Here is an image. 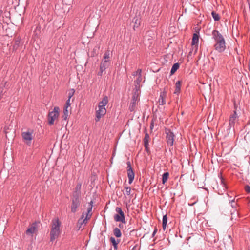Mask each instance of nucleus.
<instances>
[{
    "label": "nucleus",
    "instance_id": "1",
    "mask_svg": "<svg viewBox=\"0 0 250 250\" xmlns=\"http://www.w3.org/2000/svg\"><path fill=\"white\" fill-rule=\"evenodd\" d=\"M212 39H213L215 44L214 49L219 53H222L226 49V42L223 35L216 30L212 32Z\"/></svg>",
    "mask_w": 250,
    "mask_h": 250
},
{
    "label": "nucleus",
    "instance_id": "2",
    "mask_svg": "<svg viewBox=\"0 0 250 250\" xmlns=\"http://www.w3.org/2000/svg\"><path fill=\"white\" fill-rule=\"evenodd\" d=\"M60 226L61 222L59 221L58 218H55L52 220L50 232V240L51 242H53L58 237L61 232L60 229Z\"/></svg>",
    "mask_w": 250,
    "mask_h": 250
},
{
    "label": "nucleus",
    "instance_id": "3",
    "mask_svg": "<svg viewBox=\"0 0 250 250\" xmlns=\"http://www.w3.org/2000/svg\"><path fill=\"white\" fill-rule=\"evenodd\" d=\"M93 202L91 201L87 207V213L86 217H85V214L84 213H83L82 214L81 218L79 219L78 227L79 229L81 228V226L83 224H85L87 223V220L89 219L92 215V213H91L92 209Z\"/></svg>",
    "mask_w": 250,
    "mask_h": 250
},
{
    "label": "nucleus",
    "instance_id": "4",
    "mask_svg": "<svg viewBox=\"0 0 250 250\" xmlns=\"http://www.w3.org/2000/svg\"><path fill=\"white\" fill-rule=\"evenodd\" d=\"M71 204L70 206L71 212H76L81 205V197L72 196L71 198Z\"/></svg>",
    "mask_w": 250,
    "mask_h": 250
},
{
    "label": "nucleus",
    "instance_id": "5",
    "mask_svg": "<svg viewBox=\"0 0 250 250\" xmlns=\"http://www.w3.org/2000/svg\"><path fill=\"white\" fill-rule=\"evenodd\" d=\"M59 108L57 106L54 107L53 111L49 112L48 115V124L52 125L55 120L58 118L59 115Z\"/></svg>",
    "mask_w": 250,
    "mask_h": 250
},
{
    "label": "nucleus",
    "instance_id": "6",
    "mask_svg": "<svg viewBox=\"0 0 250 250\" xmlns=\"http://www.w3.org/2000/svg\"><path fill=\"white\" fill-rule=\"evenodd\" d=\"M139 101V92L138 90L136 89L133 93L131 102L129 106V109L130 112L134 111Z\"/></svg>",
    "mask_w": 250,
    "mask_h": 250
},
{
    "label": "nucleus",
    "instance_id": "7",
    "mask_svg": "<svg viewBox=\"0 0 250 250\" xmlns=\"http://www.w3.org/2000/svg\"><path fill=\"white\" fill-rule=\"evenodd\" d=\"M115 211L118 214H115L114 219L116 222H121L123 223H125V214L122 208L120 207H116Z\"/></svg>",
    "mask_w": 250,
    "mask_h": 250
},
{
    "label": "nucleus",
    "instance_id": "8",
    "mask_svg": "<svg viewBox=\"0 0 250 250\" xmlns=\"http://www.w3.org/2000/svg\"><path fill=\"white\" fill-rule=\"evenodd\" d=\"M165 132L166 134V140L167 145L172 146L173 145L175 135L173 132L168 128H166Z\"/></svg>",
    "mask_w": 250,
    "mask_h": 250
},
{
    "label": "nucleus",
    "instance_id": "9",
    "mask_svg": "<svg viewBox=\"0 0 250 250\" xmlns=\"http://www.w3.org/2000/svg\"><path fill=\"white\" fill-rule=\"evenodd\" d=\"M127 164V177L128 178V183L131 184L132 183L133 180L134 179L135 174L133 170L132 167H131V163L130 161H127L126 162Z\"/></svg>",
    "mask_w": 250,
    "mask_h": 250
},
{
    "label": "nucleus",
    "instance_id": "10",
    "mask_svg": "<svg viewBox=\"0 0 250 250\" xmlns=\"http://www.w3.org/2000/svg\"><path fill=\"white\" fill-rule=\"evenodd\" d=\"M33 130H29L27 131L23 132L21 134L23 139L28 145L31 144V140L33 138Z\"/></svg>",
    "mask_w": 250,
    "mask_h": 250
},
{
    "label": "nucleus",
    "instance_id": "11",
    "mask_svg": "<svg viewBox=\"0 0 250 250\" xmlns=\"http://www.w3.org/2000/svg\"><path fill=\"white\" fill-rule=\"evenodd\" d=\"M218 177L220 179V185L218 186V193L220 195H222L226 191V190L227 189V186L221 173L219 174Z\"/></svg>",
    "mask_w": 250,
    "mask_h": 250
},
{
    "label": "nucleus",
    "instance_id": "12",
    "mask_svg": "<svg viewBox=\"0 0 250 250\" xmlns=\"http://www.w3.org/2000/svg\"><path fill=\"white\" fill-rule=\"evenodd\" d=\"M229 204L233 209V211H231V220H232L233 218H235V219L236 220L238 216V213L237 210V204L235 202L234 199L229 200Z\"/></svg>",
    "mask_w": 250,
    "mask_h": 250
},
{
    "label": "nucleus",
    "instance_id": "13",
    "mask_svg": "<svg viewBox=\"0 0 250 250\" xmlns=\"http://www.w3.org/2000/svg\"><path fill=\"white\" fill-rule=\"evenodd\" d=\"M238 114H237L236 110H234L233 113L232 115H231V116L229 118V127H231L232 126H234L235 121L236 119L238 118Z\"/></svg>",
    "mask_w": 250,
    "mask_h": 250
},
{
    "label": "nucleus",
    "instance_id": "14",
    "mask_svg": "<svg viewBox=\"0 0 250 250\" xmlns=\"http://www.w3.org/2000/svg\"><path fill=\"white\" fill-rule=\"evenodd\" d=\"M106 109H98L96 111V117L95 119L96 122H98L101 118L106 114Z\"/></svg>",
    "mask_w": 250,
    "mask_h": 250
},
{
    "label": "nucleus",
    "instance_id": "15",
    "mask_svg": "<svg viewBox=\"0 0 250 250\" xmlns=\"http://www.w3.org/2000/svg\"><path fill=\"white\" fill-rule=\"evenodd\" d=\"M82 184L79 183L76 186V187L72 192V196L81 197V195Z\"/></svg>",
    "mask_w": 250,
    "mask_h": 250
},
{
    "label": "nucleus",
    "instance_id": "16",
    "mask_svg": "<svg viewBox=\"0 0 250 250\" xmlns=\"http://www.w3.org/2000/svg\"><path fill=\"white\" fill-rule=\"evenodd\" d=\"M37 230V224L36 222L33 223L30 227L26 231L27 235L34 234Z\"/></svg>",
    "mask_w": 250,
    "mask_h": 250
},
{
    "label": "nucleus",
    "instance_id": "17",
    "mask_svg": "<svg viewBox=\"0 0 250 250\" xmlns=\"http://www.w3.org/2000/svg\"><path fill=\"white\" fill-rule=\"evenodd\" d=\"M167 94L165 91H163L160 93V95L158 100V103L159 105H163L165 104L166 101L165 98L166 97Z\"/></svg>",
    "mask_w": 250,
    "mask_h": 250
},
{
    "label": "nucleus",
    "instance_id": "18",
    "mask_svg": "<svg viewBox=\"0 0 250 250\" xmlns=\"http://www.w3.org/2000/svg\"><path fill=\"white\" fill-rule=\"evenodd\" d=\"M199 42V35L197 33H194L193 35V37L192 39V45H195L196 51L198 49V44Z\"/></svg>",
    "mask_w": 250,
    "mask_h": 250
},
{
    "label": "nucleus",
    "instance_id": "19",
    "mask_svg": "<svg viewBox=\"0 0 250 250\" xmlns=\"http://www.w3.org/2000/svg\"><path fill=\"white\" fill-rule=\"evenodd\" d=\"M110 60H103L100 64V69L106 70L109 66Z\"/></svg>",
    "mask_w": 250,
    "mask_h": 250
},
{
    "label": "nucleus",
    "instance_id": "20",
    "mask_svg": "<svg viewBox=\"0 0 250 250\" xmlns=\"http://www.w3.org/2000/svg\"><path fill=\"white\" fill-rule=\"evenodd\" d=\"M181 82L180 81H178L175 83V89L174 92V94H179L181 90Z\"/></svg>",
    "mask_w": 250,
    "mask_h": 250
},
{
    "label": "nucleus",
    "instance_id": "21",
    "mask_svg": "<svg viewBox=\"0 0 250 250\" xmlns=\"http://www.w3.org/2000/svg\"><path fill=\"white\" fill-rule=\"evenodd\" d=\"M142 75L139 76L137 79L134 81V84L135 87V90L138 89L139 90V88L140 87V84L142 81Z\"/></svg>",
    "mask_w": 250,
    "mask_h": 250
},
{
    "label": "nucleus",
    "instance_id": "22",
    "mask_svg": "<svg viewBox=\"0 0 250 250\" xmlns=\"http://www.w3.org/2000/svg\"><path fill=\"white\" fill-rule=\"evenodd\" d=\"M69 108H67V107H64L63 111V115L62 116V118L63 120L66 121L68 119V117L69 116Z\"/></svg>",
    "mask_w": 250,
    "mask_h": 250
},
{
    "label": "nucleus",
    "instance_id": "23",
    "mask_svg": "<svg viewBox=\"0 0 250 250\" xmlns=\"http://www.w3.org/2000/svg\"><path fill=\"white\" fill-rule=\"evenodd\" d=\"M179 68V64L178 63H174L171 69L170 74L173 75V74H174L175 72Z\"/></svg>",
    "mask_w": 250,
    "mask_h": 250
},
{
    "label": "nucleus",
    "instance_id": "24",
    "mask_svg": "<svg viewBox=\"0 0 250 250\" xmlns=\"http://www.w3.org/2000/svg\"><path fill=\"white\" fill-rule=\"evenodd\" d=\"M108 102V98L107 96H105L102 99V101L100 102L99 104H101L102 106H105Z\"/></svg>",
    "mask_w": 250,
    "mask_h": 250
},
{
    "label": "nucleus",
    "instance_id": "25",
    "mask_svg": "<svg viewBox=\"0 0 250 250\" xmlns=\"http://www.w3.org/2000/svg\"><path fill=\"white\" fill-rule=\"evenodd\" d=\"M167 215L165 214L163 215V219H162V227L163 230H165L167 224Z\"/></svg>",
    "mask_w": 250,
    "mask_h": 250
},
{
    "label": "nucleus",
    "instance_id": "26",
    "mask_svg": "<svg viewBox=\"0 0 250 250\" xmlns=\"http://www.w3.org/2000/svg\"><path fill=\"white\" fill-rule=\"evenodd\" d=\"M114 235L117 238L120 237L122 236V233L120 229L118 228H115L113 229Z\"/></svg>",
    "mask_w": 250,
    "mask_h": 250
},
{
    "label": "nucleus",
    "instance_id": "27",
    "mask_svg": "<svg viewBox=\"0 0 250 250\" xmlns=\"http://www.w3.org/2000/svg\"><path fill=\"white\" fill-rule=\"evenodd\" d=\"M169 175V174L168 172H165L162 175V183L163 184H165L167 182V181Z\"/></svg>",
    "mask_w": 250,
    "mask_h": 250
},
{
    "label": "nucleus",
    "instance_id": "28",
    "mask_svg": "<svg viewBox=\"0 0 250 250\" xmlns=\"http://www.w3.org/2000/svg\"><path fill=\"white\" fill-rule=\"evenodd\" d=\"M211 15L215 21H218L220 19L219 15L216 13L215 11H213L211 12Z\"/></svg>",
    "mask_w": 250,
    "mask_h": 250
},
{
    "label": "nucleus",
    "instance_id": "29",
    "mask_svg": "<svg viewBox=\"0 0 250 250\" xmlns=\"http://www.w3.org/2000/svg\"><path fill=\"white\" fill-rule=\"evenodd\" d=\"M110 51L109 50L106 51L104 55V60H110Z\"/></svg>",
    "mask_w": 250,
    "mask_h": 250
},
{
    "label": "nucleus",
    "instance_id": "30",
    "mask_svg": "<svg viewBox=\"0 0 250 250\" xmlns=\"http://www.w3.org/2000/svg\"><path fill=\"white\" fill-rule=\"evenodd\" d=\"M149 136L147 133H146L144 138V144H149Z\"/></svg>",
    "mask_w": 250,
    "mask_h": 250
},
{
    "label": "nucleus",
    "instance_id": "31",
    "mask_svg": "<svg viewBox=\"0 0 250 250\" xmlns=\"http://www.w3.org/2000/svg\"><path fill=\"white\" fill-rule=\"evenodd\" d=\"M124 188L125 190V193H124V194L128 196L130 195L131 190V188L129 187H125Z\"/></svg>",
    "mask_w": 250,
    "mask_h": 250
},
{
    "label": "nucleus",
    "instance_id": "32",
    "mask_svg": "<svg viewBox=\"0 0 250 250\" xmlns=\"http://www.w3.org/2000/svg\"><path fill=\"white\" fill-rule=\"evenodd\" d=\"M132 75L133 76H135L137 75H138V76H141L142 75V69H138L136 71L133 72Z\"/></svg>",
    "mask_w": 250,
    "mask_h": 250
},
{
    "label": "nucleus",
    "instance_id": "33",
    "mask_svg": "<svg viewBox=\"0 0 250 250\" xmlns=\"http://www.w3.org/2000/svg\"><path fill=\"white\" fill-rule=\"evenodd\" d=\"M110 241L112 243L113 245H118V244L119 243V241H118V242H117L115 238L113 237H110Z\"/></svg>",
    "mask_w": 250,
    "mask_h": 250
},
{
    "label": "nucleus",
    "instance_id": "34",
    "mask_svg": "<svg viewBox=\"0 0 250 250\" xmlns=\"http://www.w3.org/2000/svg\"><path fill=\"white\" fill-rule=\"evenodd\" d=\"M20 42L19 41H18V40L16 41L15 42V43L13 45V49L16 50L18 48V47L20 45Z\"/></svg>",
    "mask_w": 250,
    "mask_h": 250
},
{
    "label": "nucleus",
    "instance_id": "35",
    "mask_svg": "<svg viewBox=\"0 0 250 250\" xmlns=\"http://www.w3.org/2000/svg\"><path fill=\"white\" fill-rule=\"evenodd\" d=\"M134 21V22H135V25H134V29H135V27H138L139 25H140V21H139L138 22V19H136L135 18H134L133 19V21Z\"/></svg>",
    "mask_w": 250,
    "mask_h": 250
},
{
    "label": "nucleus",
    "instance_id": "36",
    "mask_svg": "<svg viewBox=\"0 0 250 250\" xmlns=\"http://www.w3.org/2000/svg\"><path fill=\"white\" fill-rule=\"evenodd\" d=\"M75 90L74 89H71L68 93V99H70L73 96Z\"/></svg>",
    "mask_w": 250,
    "mask_h": 250
},
{
    "label": "nucleus",
    "instance_id": "37",
    "mask_svg": "<svg viewBox=\"0 0 250 250\" xmlns=\"http://www.w3.org/2000/svg\"><path fill=\"white\" fill-rule=\"evenodd\" d=\"M70 99H68L66 102V104L64 107H67V108H69L70 107Z\"/></svg>",
    "mask_w": 250,
    "mask_h": 250
},
{
    "label": "nucleus",
    "instance_id": "38",
    "mask_svg": "<svg viewBox=\"0 0 250 250\" xmlns=\"http://www.w3.org/2000/svg\"><path fill=\"white\" fill-rule=\"evenodd\" d=\"M73 0H63L62 2H65L66 4L70 5Z\"/></svg>",
    "mask_w": 250,
    "mask_h": 250
},
{
    "label": "nucleus",
    "instance_id": "39",
    "mask_svg": "<svg viewBox=\"0 0 250 250\" xmlns=\"http://www.w3.org/2000/svg\"><path fill=\"white\" fill-rule=\"evenodd\" d=\"M245 190L247 193H250V186L249 185L246 186L245 187Z\"/></svg>",
    "mask_w": 250,
    "mask_h": 250
},
{
    "label": "nucleus",
    "instance_id": "40",
    "mask_svg": "<svg viewBox=\"0 0 250 250\" xmlns=\"http://www.w3.org/2000/svg\"><path fill=\"white\" fill-rule=\"evenodd\" d=\"M105 71L104 69H100V71L98 72V76H102L103 74V72Z\"/></svg>",
    "mask_w": 250,
    "mask_h": 250
},
{
    "label": "nucleus",
    "instance_id": "41",
    "mask_svg": "<svg viewBox=\"0 0 250 250\" xmlns=\"http://www.w3.org/2000/svg\"><path fill=\"white\" fill-rule=\"evenodd\" d=\"M144 146L146 150L148 152V144H147L146 145V144H144Z\"/></svg>",
    "mask_w": 250,
    "mask_h": 250
},
{
    "label": "nucleus",
    "instance_id": "42",
    "mask_svg": "<svg viewBox=\"0 0 250 250\" xmlns=\"http://www.w3.org/2000/svg\"><path fill=\"white\" fill-rule=\"evenodd\" d=\"M157 229L156 228H155L154 229V230L153 232L152 236L154 237L155 236V235L156 234V233H157Z\"/></svg>",
    "mask_w": 250,
    "mask_h": 250
},
{
    "label": "nucleus",
    "instance_id": "43",
    "mask_svg": "<svg viewBox=\"0 0 250 250\" xmlns=\"http://www.w3.org/2000/svg\"><path fill=\"white\" fill-rule=\"evenodd\" d=\"M98 109H105L104 106H102L101 104H98Z\"/></svg>",
    "mask_w": 250,
    "mask_h": 250
},
{
    "label": "nucleus",
    "instance_id": "44",
    "mask_svg": "<svg viewBox=\"0 0 250 250\" xmlns=\"http://www.w3.org/2000/svg\"><path fill=\"white\" fill-rule=\"evenodd\" d=\"M113 246L114 249H115V250H117V247H118V245H113Z\"/></svg>",
    "mask_w": 250,
    "mask_h": 250
},
{
    "label": "nucleus",
    "instance_id": "45",
    "mask_svg": "<svg viewBox=\"0 0 250 250\" xmlns=\"http://www.w3.org/2000/svg\"><path fill=\"white\" fill-rule=\"evenodd\" d=\"M153 127V123H151V125H150V128L152 129Z\"/></svg>",
    "mask_w": 250,
    "mask_h": 250
},
{
    "label": "nucleus",
    "instance_id": "46",
    "mask_svg": "<svg viewBox=\"0 0 250 250\" xmlns=\"http://www.w3.org/2000/svg\"><path fill=\"white\" fill-rule=\"evenodd\" d=\"M109 250H112V249H110Z\"/></svg>",
    "mask_w": 250,
    "mask_h": 250
}]
</instances>
